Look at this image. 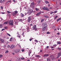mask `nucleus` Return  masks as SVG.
Listing matches in <instances>:
<instances>
[{"mask_svg":"<svg viewBox=\"0 0 61 61\" xmlns=\"http://www.w3.org/2000/svg\"><path fill=\"white\" fill-rule=\"evenodd\" d=\"M42 25L43 26V29H42V31H44L45 30L46 28V26H47V25L46 23H43L42 24Z\"/></svg>","mask_w":61,"mask_h":61,"instance_id":"1","label":"nucleus"},{"mask_svg":"<svg viewBox=\"0 0 61 61\" xmlns=\"http://www.w3.org/2000/svg\"><path fill=\"white\" fill-rule=\"evenodd\" d=\"M9 25H13L14 24L13 23V20H10L9 23Z\"/></svg>","mask_w":61,"mask_h":61,"instance_id":"2","label":"nucleus"},{"mask_svg":"<svg viewBox=\"0 0 61 61\" xmlns=\"http://www.w3.org/2000/svg\"><path fill=\"white\" fill-rule=\"evenodd\" d=\"M35 5V3L34 2L31 3V4L30 5V6L32 8H34V7Z\"/></svg>","mask_w":61,"mask_h":61,"instance_id":"3","label":"nucleus"},{"mask_svg":"<svg viewBox=\"0 0 61 61\" xmlns=\"http://www.w3.org/2000/svg\"><path fill=\"white\" fill-rule=\"evenodd\" d=\"M42 9L45 10H47V11H49V9L48 8H47V7H44L43 8H42Z\"/></svg>","mask_w":61,"mask_h":61,"instance_id":"4","label":"nucleus"},{"mask_svg":"<svg viewBox=\"0 0 61 61\" xmlns=\"http://www.w3.org/2000/svg\"><path fill=\"white\" fill-rule=\"evenodd\" d=\"M20 50H19L16 49L15 50V52L16 53H19V52H20Z\"/></svg>","mask_w":61,"mask_h":61,"instance_id":"5","label":"nucleus"},{"mask_svg":"<svg viewBox=\"0 0 61 61\" xmlns=\"http://www.w3.org/2000/svg\"><path fill=\"white\" fill-rule=\"evenodd\" d=\"M29 11L30 14H31V13H32L33 12V10L30 9H29Z\"/></svg>","mask_w":61,"mask_h":61,"instance_id":"6","label":"nucleus"},{"mask_svg":"<svg viewBox=\"0 0 61 61\" xmlns=\"http://www.w3.org/2000/svg\"><path fill=\"white\" fill-rule=\"evenodd\" d=\"M31 16H30L28 17V22H30L31 21Z\"/></svg>","mask_w":61,"mask_h":61,"instance_id":"7","label":"nucleus"},{"mask_svg":"<svg viewBox=\"0 0 61 61\" xmlns=\"http://www.w3.org/2000/svg\"><path fill=\"white\" fill-rule=\"evenodd\" d=\"M51 57V59L52 60H55V58L54 57V56L52 55H51L50 56Z\"/></svg>","mask_w":61,"mask_h":61,"instance_id":"8","label":"nucleus"},{"mask_svg":"<svg viewBox=\"0 0 61 61\" xmlns=\"http://www.w3.org/2000/svg\"><path fill=\"white\" fill-rule=\"evenodd\" d=\"M15 45L12 44L11 45L10 47L11 48H15Z\"/></svg>","mask_w":61,"mask_h":61,"instance_id":"9","label":"nucleus"},{"mask_svg":"<svg viewBox=\"0 0 61 61\" xmlns=\"http://www.w3.org/2000/svg\"><path fill=\"white\" fill-rule=\"evenodd\" d=\"M61 53H59L58 54L57 58H58V57H59V56H61Z\"/></svg>","mask_w":61,"mask_h":61,"instance_id":"10","label":"nucleus"},{"mask_svg":"<svg viewBox=\"0 0 61 61\" xmlns=\"http://www.w3.org/2000/svg\"><path fill=\"white\" fill-rule=\"evenodd\" d=\"M41 14V12H40L38 13L36 15V16H38L39 15Z\"/></svg>","mask_w":61,"mask_h":61,"instance_id":"11","label":"nucleus"},{"mask_svg":"<svg viewBox=\"0 0 61 61\" xmlns=\"http://www.w3.org/2000/svg\"><path fill=\"white\" fill-rule=\"evenodd\" d=\"M48 56H49V55L48 54H45L44 55L43 57H47Z\"/></svg>","mask_w":61,"mask_h":61,"instance_id":"12","label":"nucleus"},{"mask_svg":"<svg viewBox=\"0 0 61 61\" xmlns=\"http://www.w3.org/2000/svg\"><path fill=\"white\" fill-rule=\"evenodd\" d=\"M33 28L34 29H36V25H34L33 26Z\"/></svg>","mask_w":61,"mask_h":61,"instance_id":"13","label":"nucleus"},{"mask_svg":"<svg viewBox=\"0 0 61 61\" xmlns=\"http://www.w3.org/2000/svg\"><path fill=\"white\" fill-rule=\"evenodd\" d=\"M36 57H40V56L39 55H36Z\"/></svg>","mask_w":61,"mask_h":61,"instance_id":"14","label":"nucleus"},{"mask_svg":"<svg viewBox=\"0 0 61 61\" xmlns=\"http://www.w3.org/2000/svg\"><path fill=\"white\" fill-rule=\"evenodd\" d=\"M21 60V59L20 58H17V61H20Z\"/></svg>","mask_w":61,"mask_h":61,"instance_id":"15","label":"nucleus"},{"mask_svg":"<svg viewBox=\"0 0 61 61\" xmlns=\"http://www.w3.org/2000/svg\"><path fill=\"white\" fill-rule=\"evenodd\" d=\"M51 60V59H50L49 58H47V61H51L50 60Z\"/></svg>","mask_w":61,"mask_h":61,"instance_id":"16","label":"nucleus"},{"mask_svg":"<svg viewBox=\"0 0 61 61\" xmlns=\"http://www.w3.org/2000/svg\"><path fill=\"white\" fill-rule=\"evenodd\" d=\"M31 51H29L28 52V56H30V54H31Z\"/></svg>","mask_w":61,"mask_h":61,"instance_id":"17","label":"nucleus"},{"mask_svg":"<svg viewBox=\"0 0 61 61\" xmlns=\"http://www.w3.org/2000/svg\"><path fill=\"white\" fill-rule=\"evenodd\" d=\"M7 3L8 4H11V0L8 1Z\"/></svg>","mask_w":61,"mask_h":61,"instance_id":"18","label":"nucleus"},{"mask_svg":"<svg viewBox=\"0 0 61 61\" xmlns=\"http://www.w3.org/2000/svg\"><path fill=\"white\" fill-rule=\"evenodd\" d=\"M21 17H24V14L22 13H21Z\"/></svg>","mask_w":61,"mask_h":61,"instance_id":"19","label":"nucleus"},{"mask_svg":"<svg viewBox=\"0 0 61 61\" xmlns=\"http://www.w3.org/2000/svg\"><path fill=\"white\" fill-rule=\"evenodd\" d=\"M61 19V18H59L57 20V22H58V21H59V20H60Z\"/></svg>","mask_w":61,"mask_h":61,"instance_id":"20","label":"nucleus"},{"mask_svg":"<svg viewBox=\"0 0 61 61\" xmlns=\"http://www.w3.org/2000/svg\"><path fill=\"white\" fill-rule=\"evenodd\" d=\"M15 24L16 25H18V22H17V21H16V22L15 21Z\"/></svg>","mask_w":61,"mask_h":61,"instance_id":"21","label":"nucleus"},{"mask_svg":"<svg viewBox=\"0 0 61 61\" xmlns=\"http://www.w3.org/2000/svg\"><path fill=\"white\" fill-rule=\"evenodd\" d=\"M12 15H13V16H14V15H16V14L15 12H13L12 13Z\"/></svg>","mask_w":61,"mask_h":61,"instance_id":"22","label":"nucleus"},{"mask_svg":"<svg viewBox=\"0 0 61 61\" xmlns=\"http://www.w3.org/2000/svg\"><path fill=\"white\" fill-rule=\"evenodd\" d=\"M57 44H58V45L59 44H61V42H57Z\"/></svg>","mask_w":61,"mask_h":61,"instance_id":"23","label":"nucleus"},{"mask_svg":"<svg viewBox=\"0 0 61 61\" xmlns=\"http://www.w3.org/2000/svg\"><path fill=\"white\" fill-rule=\"evenodd\" d=\"M44 21V19H42L41 20V22L42 23V22H43V21Z\"/></svg>","mask_w":61,"mask_h":61,"instance_id":"24","label":"nucleus"},{"mask_svg":"<svg viewBox=\"0 0 61 61\" xmlns=\"http://www.w3.org/2000/svg\"><path fill=\"white\" fill-rule=\"evenodd\" d=\"M35 41L36 43H38V41L37 40H35Z\"/></svg>","mask_w":61,"mask_h":61,"instance_id":"25","label":"nucleus"},{"mask_svg":"<svg viewBox=\"0 0 61 61\" xmlns=\"http://www.w3.org/2000/svg\"><path fill=\"white\" fill-rule=\"evenodd\" d=\"M0 40L1 41H2V42H4V40L3 39H0Z\"/></svg>","mask_w":61,"mask_h":61,"instance_id":"26","label":"nucleus"},{"mask_svg":"<svg viewBox=\"0 0 61 61\" xmlns=\"http://www.w3.org/2000/svg\"><path fill=\"white\" fill-rule=\"evenodd\" d=\"M57 12V10H56L54 11V13H56Z\"/></svg>","mask_w":61,"mask_h":61,"instance_id":"27","label":"nucleus"},{"mask_svg":"<svg viewBox=\"0 0 61 61\" xmlns=\"http://www.w3.org/2000/svg\"><path fill=\"white\" fill-rule=\"evenodd\" d=\"M17 37H19V38H20L21 36H19V35H17Z\"/></svg>","mask_w":61,"mask_h":61,"instance_id":"28","label":"nucleus"},{"mask_svg":"<svg viewBox=\"0 0 61 61\" xmlns=\"http://www.w3.org/2000/svg\"><path fill=\"white\" fill-rule=\"evenodd\" d=\"M36 9V11H38V10H39V9H38L37 8H36L35 9Z\"/></svg>","mask_w":61,"mask_h":61,"instance_id":"29","label":"nucleus"},{"mask_svg":"<svg viewBox=\"0 0 61 61\" xmlns=\"http://www.w3.org/2000/svg\"><path fill=\"white\" fill-rule=\"evenodd\" d=\"M24 58H24V57H21V60H24Z\"/></svg>","mask_w":61,"mask_h":61,"instance_id":"30","label":"nucleus"},{"mask_svg":"<svg viewBox=\"0 0 61 61\" xmlns=\"http://www.w3.org/2000/svg\"><path fill=\"white\" fill-rule=\"evenodd\" d=\"M45 3L46 4H48V2L47 1H45Z\"/></svg>","mask_w":61,"mask_h":61,"instance_id":"31","label":"nucleus"},{"mask_svg":"<svg viewBox=\"0 0 61 61\" xmlns=\"http://www.w3.org/2000/svg\"><path fill=\"white\" fill-rule=\"evenodd\" d=\"M41 2V0H39L38 1V3H40Z\"/></svg>","mask_w":61,"mask_h":61,"instance_id":"32","label":"nucleus"},{"mask_svg":"<svg viewBox=\"0 0 61 61\" xmlns=\"http://www.w3.org/2000/svg\"><path fill=\"white\" fill-rule=\"evenodd\" d=\"M1 9V10H3V7L2 6H1L0 7Z\"/></svg>","mask_w":61,"mask_h":61,"instance_id":"33","label":"nucleus"},{"mask_svg":"<svg viewBox=\"0 0 61 61\" xmlns=\"http://www.w3.org/2000/svg\"><path fill=\"white\" fill-rule=\"evenodd\" d=\"M3 2H4L2 0H0V3H2Z\"/></svg>","mask_w":61,"mask_h":61,"instance_id":"34","label":"nucleus"},{"mask_svg":"<svg viewBox=\"0 0 61 61\" xmlns=\"http://www.w3.org/2000/svg\"><path fill=\"white\" fill-rule=\"evenodd\" d=\"M8 23V22H5L4 23V24H7Z\"/></svg>","mask_w":61,"mask_h":61,"instance_id":"35","label":"nucleus"},{"mask_svg":"<svg viewBox=\"0 0 61 61\" xmlns=\"http://www.w3.org/2000/svg\"><path fill=\"white\" fill-rule=\"evenodd\" d=\"M8 53V51L7 50L5 51V53Z\"/></svg>","mask_w":61,"mask_h":61,"instance_id":"36","label":"nucleus"},{"mask_svg":"<svg viewBox=\"0 0 61 61\" xmlns=\"http://www.w3.org/2000/svg\"><path fill=\"white\" fill-rule=\"evenodd\" d=\"M2 57H3V55H0V58H1Z\"/></svg>","mask_w":61,"mask_h":61,"instance_id":"37","label":"nucleus"},{"mask_svg":"<svg viewBox=\"0 0 61 61\" xmlns=\"http://www.w3.org/2000/svg\"><path fill=\"white\" fill-rule=\"evenodd\" d=\"M45 17L46 18H49V16H45Z\"/></svg>","mask_w":61,"mask_h":61,"instance_id":"38","label":"nucleus"},{"mask_svg":"<svg viewBox=\"0 0 61 61\" xmlns=\"http://www.w3.org/2000/svg\"><path fill=\"white\" fill-rule=\"evenodd\" d=\"M7 35H8V36H11V35H10L8 33H7Z\"/></svg>","mask_w":61,"mask_h":61,"instance_id":"39","label":"nucleus"},{"mask_svg":"<svg viewBox=\"0 0 61 61\" xmlns=\"http://www.w3.org/2000/svg\"><path fill=\"white\" fill-rule=\"evenodd\" d=\"M19 21H23V20H22V19H19Z\"/></svg>","mask_w":61,"mask_h":61,"instance_id":"40","label":"nucleus"},{"mask_svg":"<svg viewBox=\"0 0 61 61\" xmlns=\"http://www.w3.org/2000/svg\"><path fill=\"white\" fill-rule=\"evenodd\" d=\"M15 13L16 14H17V13H18V12L17 11H15Z\"/></svg>","mask_w":61,"mask_h":61,"instance_id":"41","label":"nucleus"},{"mask_svg":"<svg viewBox=\"0 0 61 61\" xmlns=\"http://www.w3.org/2000/svg\"><path fill=\"white\" fill-rule=\"evenodd\" d=\"M57 16L56 15V16L55 17V18H54V19H56V18H57Z\"/></svg>","mask_w":61,"mask_h":61,"instance_id":"42","label":"nucleus"},{"mask_svg":"<svg viewBox=\"0 0 61 61\" xmlns=\"http://www.w3.org/2000/svg\"><path fill=\"white\" fill-rule=\"evenodd\" d=\"M54 13V12H51V13H50V15H52V14H53V13Z\"/></svg>","mask_w":61,"mask_h":61,"instance_id":"43","label":"nucleus"},{"mask_svg":"<svg viewBox=\"0 0 61 61\" xmlns=\"http://www.w3.org/2000/svg\"><path fill=\"white\" fill-rule=\"evenodd\" d=\"M7 13H9V14L10 13V12L9 11H7Z\"/></svg>","mask_w":61,"mask_h":61,"instance_id":"44","label":"nucleus"},{"mask_svg":"<svg viewBox=\"0 0 61 61\" xmlns=\"http://www.w3.org/2000/svg\"><path fill=\"white\" fill-rule=\"evenodd\" d=\"M21 51L22 52H24L25 51V50L24 49H22Z\"/></svg>","mask_w":61,"mask_h":61,"instance_id":"45","label":"nucleus"},{"mask_svg":"<svg viewBox=\"0 0 61 61\" xmlns=\"http://www.w3.org/2000/svg\"><path fill=\"white\" fill-rule=\"evenodd\" d=\"M46 33L47 34H50V33L49 32H47Z\"/></svg>","mask_w":61,"mask_h":61,"instance_id":"46","label":"nucleus"},{"mask_svg":"<svg viewBox=\"0 0 61 61\" xmlns=\"http://www.w3.org/2000/svg\"><path fill=\"white\" fill-rule=\"evenodd\" d=\"M58 49H59V50H61V49L60 48H58Z\"/></svg>","mask_w":61,"mask_h":61,"instance_id":"47","label":"nucleus"},{"mask_svg":"<svg viewBox=\"0 0 61 61\" xmlns=\"http://www.w3.org/2000/svg\"><path fill=\"white\" fill-rule=\"evenodd\" d=\"M4 28H5V29H7V27H4Z\"/></svg>","mask_w":61,"mask_h":61,"instance_id":"48","label":"nucleus"},{"mask_svg":"<svg viewBox=\"0 0 61 61\" xmlns=\"http://www.w3.org/2000/svg\"><path fill=\"white\" fill-rule=\"evenodd\" d=\"M5 29H3L1 31H4V30Z\"/></svg>","mask_w":61,"mask_h":61,"instance_id":"49","label":"nucleus"},{"mask_svg":"<svg viewBox=\"0 0 61 61\" xmlns=\"http://www.w3.org/2000/svg\"><path fill=\"white\" fill-rule=\"evenodd\" d=\"M57 34L58 35H60V33H57Z\"/></svg>","mask_w":61,"mask_h":61,"instance_id":"50","label":"nucleus"},{"mask_svg":"<svg viewBox=\"0 0 61 61\" xmlns=\"http://www.w3.org/2000/svg\"><path fill=\"white\" fill-rule=\"evenodd\" d=\"M10 46L8 45V46H7V47H8V48H9Z\"/></svg>","mask_w":61,"mask_h":61,"instance_id":"51","label":"nucleus"},{"mask_svg":"<svg viewBox=\"0 0 61 61\" xmlns=\"http://www.w3.org/2000/svg\"><path fill=\"white\" fill-rule=\"evenodd\" d=\"M12 39H13L12 38H10V41H11L12 40Z\"/></svg>","mask_w":61,"mask_h":61,"instance_id":"52","label":"nucleus"},{"mask_svg":"<svg viewBox=\"0 0 61 61\" xmlns=\"http://www.w3.org/2000/svg\"><path fill=\"white\" fill-rule=\"evenodd\" d=\"M32 39H30V41H32Z\"/></svg>","mask_w":61,"mask_h":61,"instance_id":"53","label":"nucleus"},{"mask_svg":"<svg viewBox=\"0 0 61 61\" xmlns=\"http://www.w3.org/2000/svg\"><path fill=\"white\" fill-rule=\"evenodd\" d=\"M24 35V32H23V33H22V36H23Z\"/></svg>","mask_w":61,"mask_h":61,"instance_id":"54","label":"nucleus"},{"mask_svg":"<svg viewBox=\"0 0 61 61\" xmlns=\"http://www.w3.org/2000/svg\"><path fill=\"white\" fill-rule=\"evenodd\" d=\"M57 46L56 45H54L53 46Z\"/></svg>","mask_w":61,"mask_h":61,"instance_id":"55","label":"nucleus"},{"mask_svg":"<svg viewBox=\"0 0 61 61\" xmlns=\"http://www.w3.org/2000/svg\"><path fill=\"white\" fill-rule=\"evenodd\" d=\"M51 48H54V47H52V46H51Z\"/></svg>","mask_w":61,"mask_h":61,"instance_id":"56","label":"nucleus"},{"mask_svg":"<svg viewBox=\"0 0 61 61\" xmlns=\"http://www.w3.org/2000/svg\"><path fill=\"white\" fill-rule=\"evenodd\" d=\"M17 34L18 35H19V32H17Z\"/></svg>","mask_w":61,"mask_h":61,"instance_id":"57","label":"nucleus"},{"mask_svg":"<svg viewBox=\"0 0 61 61\" xmlns=\"http://www.w3.org/2000/svg\"><path fill=\"white\" fill-rule=\"evenodd\" d=\"M32 25L33 24H31L30 25V26H32Z\"/></svg>","mask_w":61,"mask_h":61,"instance_id":"58","label":"nucleus"},{"mask_svg":"<svg viewBox=\"0 0 61 61\" xmlns=\"http://www.w3.org/2000/svg\"><path fill=\"white\" fill-rule=\"evenodd\" d=\"M12 55H15V54L14 53H12Z\"/></svg>","mask_w":61,"mask_h":61,"instance_id":"59","label":"nucleus"},{"mask_svg":"<svg viewBox=\"0 0 61 61\" xmlns=\"http://www.w3.org/2000/svg\"><path fill=\"white\" fill-rule=\"evenodd\" d=\"M47 48H49V46H47Z\"/></svg>","mask_w":61,"mask_h":61,"instance_id":"60","label":"nucleus"},{"mask_svg":"<svg viewBox=\"0 0 61 61\" xmlns=\"http://www.w3.org/2000/svg\"><path fill=\"white\" fill-rule=\"evenodd\" d=\"M42 50H41L40 51V52H42Z\"/></svg>","mask_w":61,"mask_h":61,"instance_id":"61","label":"nucleus"},{"mask_svg":"<svg viewBox=\"0 0 61 61\" xmlns=\"http://www.w3.org/2000/svg\"><path fill=\"white\" fill-rule=\"evenodd\" d=\"M2 1H3V2L5 1V0H1Z\"/></svg>","mask_w":61,"mask_h":61,"instance_id":"62","label":"nucleus"},{"mask_svg":"<svg viewBox=\"0 0 61 61\" xmlns=\"http://www.w3.org/2000/svg\"><path fill=\"white\" fill-rule=\"evenodd\" d=\"M1 13L2 14H5V13H2V12H1Z\"/></svg>","mask_w":61,"mask_h":61,"instance_id":"63","label":"nucleus"},{"mask_svg":"<svg viewBox=\"0 0 61 61\" xmlns=\"http://www.w3.org/2000/svg\"><path fill=\"white\" fill-rule=\"evenodd\" d=\"M13 1L14 2H15V1L14 0H13Z\"/></svg>","mask_w":61,"mask_h":61,"instance_id":"64","label":"nucleus"}]
</instances>
